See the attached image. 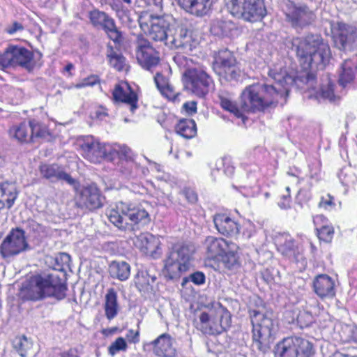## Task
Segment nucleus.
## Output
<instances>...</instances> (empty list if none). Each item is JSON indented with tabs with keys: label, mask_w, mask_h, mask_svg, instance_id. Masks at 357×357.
Segmentation results:
<instances>
[{
	"label": "nucleus",
	"mask_w": 357,
	"mask_h": 357,
	"mask_svg": "<svg viewBox=\"0 0 357 357\" xmlns=\"http://www.w3.org/2000/svg\"><path fill=\"white\" fill-rule=\"evenodd\" d=\"M268 75L275 82L274 84L258 83L248 86L243 91L240 102L243 112L263 111L277 103L280 97L287 96L294 86L298 89L310 90L314 89L316 84V77L313 73L287 70L282 62L271 68Z\"/></svg>",
	"instance_id": "1"
},
{
	"label": "nucleus",
	"mask_w": 357,
	"mask_h": 357,
	"mask_svg": "<svg viewBox=\"0 0 357 357\" xmlns=\"http://www.w3.org/2000/svg\"><path fill=\"white\" fill-rule=\"evenodd\" d=\"M286 46L294 52L304 69L314 66H325L331 58V50L319 34H308L305 38L287 40Z\"/></svg>",
	"instance_id": "2"
},
{
	"label": "nucleus",
	"mask_w": 357,
	"mask_h": 357,
	"mask_svg": "<svg viewBox=\"0 0 357 357\" xmlns=\"http://www.w3.org/2000/svg\"><path fill=\"white\" fill-rule=\"evenodd\" d=\"M109 220L119 229L132 231L151 222L149 213L141 206L119 202L107 212Z\"/></svg>",
	"instance_id": "3"
},
{
	"label": "nucleus",
	"mask_w": 357,
	"mask_h": 357,
	"mask_svg": "<svg viewBox=\"0 0 357 357\" xmlns=\"http://www.w3.org/2000/svg\"><path fill=\"white\" fill-rule=\"evenodd\" d=\"M252 329L253 345L259 351L266 352L274 340L278 322L273 312L263 313L256 310L249 311Z\"/></svg>",
	"instance_id": "4"
},
{
	"label": "nucleus",
	"mask_w": 357,
	"mask_h": 357,
	"mask_svg": "<svg viewBox=\"0 0 357 357\" xmlns=\"http://www.w3.org/2000/svg\"><path fill=\"white\" fill-rule=\"evenodd\" d=\"M67 286L56 274L38 275L32 278L29 288L26 290V297L32 301H38L46 297H54L58 300L66 297Z\"/></svg>",
	"instance_id": "5"
},
{
	"label": "nucleus",
	"mask_w": 357,
	"mask_h": 357,
	"mask_svg": "<svg viewBox=\"0 0 357 357\" xmlns=\"http://www.w3.org/2000/svg\"><path fill=\"white\" fill-rule=\"evenodd\" d=\"M193 252L192 245L187 244L173 245L167 252L164 260L165 276L169 280L179 279L189 270Z\"/></svg>",
	"instance_id": "6"
},
{
	"label": "nucleus",
	"mask_w": 357,
	"mask_h": 357,
	"mask_svg": "<svg viewBox=\"0 0 357 357\" xmlns=\"http://www.w3.org/2000/svg\"><path fill=\"white\" fill-rule=\"evenodd\" d=\"M226 10L234 17L248 22H257L266 14L261 0H224Z\"/></svg>",
	"instance_id": "7"
},
{
	"label": "nucleus",
	"mask_w": 357,
	"mask_h": 357,
	"mask_svg": "<svg viewBox=\"0 0 357 357\" xmlns=\"http://www.w3.org/2000/svg\"><path fill=\"white\" fill-rule=\"evenodd\" d=\"M275 357H312L313 344L303 337L293 336L284 338L275 347Z\"/></svg>",
	"instance_id": "8"
},
{
	"label": "nucleus",
	"mask_w": 357,
	"mask_h": 357,
	"mask_svg": "<svg viewBox=\"0 0 357 357\" xmlns=\"http://www.w3.org/2000/svg\"><path fill=\"white\" fill-rule=\"evenodd\" d=\"M212 66L220 79L226 81L237 80L241 77V70L237 66L236 59L227 49L221 50L215 54Z\"/></svg>",
	"instance_id": "9"
},
{
	"label": "nucleus",
	"mask_w": 357,
	"mask_h": 357,
	"mask_svg": "<svg viewBox=\"0 0 357 357\" xmlns=\"http://www.w3.org/2000/svg\"><path fill=\"white\" fill-rule=\"evenodd\" d=\"M33 57L32 52L25 47L10 45L0 56V68L20 66L30 72L35 66Z\"/></svg>",
	"instance_id": "10"
},
{
	"label": "nucleus",
	"mask_w": 357,
	"mask_h": 357,
	"mask_svg": "<svg viewBox=\"0 0 357 357\" xmlns=\"http://www.w3.org/2000/svg\"><path fill=\"white\" fill-rule=\"evenodd\" d=\"M172 17L169 15L155 16L149 15V19L145 22H141V26L148 29V36L149 38L156 42H166L172 31Z\"/></svg>",
	"instance_id": "11"
},
{
	"label": "nucleus",
	"mask_w": 357,
	"mask_h": 357,
	"mask_svg": "<svg viewBox=\"0 0 357 357\" xmlns=\"http://www.w3.org/2000/svg\"><path fill=\"white\" fill-rule=\"evenodd\" d=\"M89 18L94 27L102 29L115 43H121V33L116 27L114 20L107 13L93 9L89 13Z\"/></svg>",
	"instance_id": "12"
},
{
	"label": "nucleus",
	"mask_w": 357,
	"mask_h": 357,
	"mask_svg": "<svg viewBox=\"0 0 357 357\" xmlns=\"http://www.w3.org/2000/svg\"><path fill=\"white\" fill-rule=\"evenodd\" d=\"M136 58L139 64L148 70H152L160 62L159 53L142 36L137 37L136 40Z\"/></svg>",
	"instance_id": "13"
},
{
	"label": "nucleus",
	"mask_w": 357,
	"mask_h": 357,
	"mask_svg": "<svg viewBox=\"0 0 357 357\" xmlns=\"http://www.w3.org/2000/svg\"><path fill=\"white\" fill-rule=\"evenodd\" d=\"M28 248L24 231L16 228L13 229L3 241L0 246V253L3 258L17 255Z\"/></svg>",
	"instance_id": "14"
},
{
	"label": "nucleus",
	"mask_w": 357,
	"mask_h": 357,
	"mask_svg": "<svg viewBox=\"0 0 357 357\" xmlns=\"http://www.w3.org/2000/svg\"><path fill=\"white\" fill-rule=\"evenodd\" d=\"M184 75L194 93L199 96L208 93L213 80L205 71L192 68L187 70Z\"/></svg>",
	"instance_id": "15"
},
{
	"label": "nucleus",
	"mask_w": 357,
	"mask_h": 357,
	"mask_svg": "<svg viewBox=\"0 0 357 357\" xmlns=\"http://www.w3.org/2000/svg\"><path fill=\"white\" fill-rule=\"evenodd\" d=\"M287 20L296 29H303L314 20V15L306 6H296L292 3L287 5L285 11Z\"/></svg>",
	"instance_id": "16"
},
{
	"label": "nucleus",
	"mask_w": 357,
	"mask_h": 357,
	"mask_svg": "<svg viewBox=\"0 0 357 357\" xmlns=\"http://www.w3.org/2000/svg\"><path fill=\"white\" fill-rule=\"evenodd\" d=\"M104 197L94 184L83 188L77 196V205L81 208L94 210L102 206Z\"/></svg>",
	"instance_id": "17"
},
{
	"label": "nucleus",
	"mask_w": 357,
	"mask_h": 357,
	"mask_svg": "<svg viewBox=\"0 0 357 357\" xmlns=\"http://www.w3.org/2000/svg\"><path fill=\"white\" fill-rule=\"evenodd\" d=\"M192 39L191 32L183 26H172L166 45L170 48L192 50Z\"/></svg>",
	"instance_id": "18"
},
{
	"label": "nucleus",
	"mask_w": 357,
	"mask_h": 357,
	"mask_svg": "<svg viewBox=\"0 0 357 357\" xmlns=\"http://www.w3.org/2000/svg\"><path fill=\"white\" fill-rule=\"evenodd\" d=\"M333 38L335 45L338 49L350 50L357 40L356 29L344 23H338Z\"/></svg>",
	"instance_id": "19"
},
{
	"label": "nucleus",
	"mask_w": 357,
	"mask_h": 357,
	"mask_svg": "<svg viewBox=\"0 0 357 357\" xmlns=\"http://www.w3.org/2000/svg\"><path fill=\"white\" fill-rule=\"evenodd\" d=\"M40 172L41 175L51 181L55 182L57 181H64L68 184L74 187L77 189L79 183L74 179L70 174L65 172L63 169L56 164L52 165H41L40 167Z\"/></svg>",
	"instance_id": "20"
},
{
	"label": "nucleus",
	"mask_w": 357,
	"mask_h": 357,
	"mask_svg": "<svg viewBox=\"0 0 357 357\" xmlns=\"http://www.w3.org/2000/svg\"><path fill=\"white\" fill-rule=\"evenodd\" d=\"M174 339L168 333H162L149 343L153 347V354L158 357H175L176 349L174 346Z\"/></svg>",
	"instance_id": "21"
},
{
	"label": "nucleus",
	"mask_w": 357,
	"mask_h": 357,
	"mask_svg": "<svg viewBox=\"0 0 357 357\" xmlns=\"http://www.w3.org/2000/svg\"><path fill=\"white\" fill-rule=\"evenodd\" d=\"M112 96L116 102H121L128 105L132 112H134L137 108V96L128 83L116 84L113 91Z\"/></svg>",
	"instance_id": "22"
},
{
	"label": "nucleus",
	"mask_w": 357,
	"mask_h": 357,
	"mask_svg": "<svg viewBox=\"0 0 357 357\" xmlns=\"http://www.w3.org/2000/svg\"><path fill=\"white\" fill-rule=\"evenodd\" d=\"M313 287L321 298H332L335 295V281L326 274L317 275L313 281Z\"/></svg>",
	"instance_id": "23"
},
{
	"label": "nucleus",
	"mask_w": 357,
	"mask_h": 357,
	"mask_svg": "<svg viewBox=\"0 0 357 357\" xmlns=\"http://www.w3.org/2000/svg\"><path fill=\"white\" fill-rule=\"evenodd\" d=\"M230 241H227L222 238L215 236H207L203 243V248L207 258L215 259L218 257L223 255L224 251L229 246Z\"/></svg>",
	"instance_id": "24"
},
{
	"label": "nucleus",
	"mask_w": 357,
	"mask_h": 357,
	"mask_svg": "<svg viewBox=\"0 0 357 357\" xmlns=\"http://www.w3.org/2000/svg\"><path fill=\"white\" fill-rule=\"evenodd\" d=\"M275 244L278 252L282 255L288 257H294L296 260H298V251L296 255L298 248L295 244L294 239L289 234L283 233L275 236Z\"/></svg>",
	"instance_id": "25"
},
{
	"label": "nucleus",
	"mask_w": 357,
	"mask_h": 357,
	"mask_svg": "<svg viewBox=\"0 0 357 357\" xmlns=\"http://www.w3.org/2000/svg\"><path fill=\"white\" fill-rule=\"evenodd\" d=\"M213 222L218 232L222 235L233 236L239 231L238 224L225 214L215 215Z\"/></svg>",
	"instance_id": "26"
},
{
	"label": "nucleus",
	"mask_w": 357,
	"mask_h": 357,
	"mask_svg": "<svg viewBox=\"0 0 357 357\" xmlns=\"http://www.w3.org/2000/svg\"><path fill=\"white\" fill-rule=\"evenodd\" d=\"M357 55L351 59H345L339 72V84L345 86L347 84L351 83L355 78L356 70L357 68Z\"/></svg>",
	"instance_id": "27"
},
{
	"label": "nucleus",
	"mask_w": 357,
	"mask_h": 357,
	"mask_svg": "<svg viewBox=\"0 0 357 357\" xmlns=\"http://www.w3.org/2000/svg\"><path fill=\"white\" fill-rule=\"evenodd\" d=\"M104 310L106 318L111 321L114 319L119 310L118 294L114 288H109L105 296Z\"/></svg>",
	"instance_id": "28"
},
{
	"label": "nucleus",
	"mask_w": 357,
	"mask_h": 357,
	"mask_svg": "<svg viewBox=\"0 0 357 357\" xmlns=\"http://www.w3.org/2000/svg\"><path fill=\"white\" fill-rule=\"evenodd\" d=\"M18 192L14 183L0 184V210L3 208H10L14 204Z\"/></svg>",
	"instance_id": "29"
},
{
	"label": "nucleus",
	"mask_w": 357,
	"mask_h": 357,
	"mask_svg": "<svg viewBox=\"0 0 357 357\" xmlns=\"http://www.w3.org/2000/svg\"><path fill=\"white\" fill-rule=\"evenodd\" d=\"M85 156L90 160H94L106 154L105 146L93 137H88L81 146Z\"/></svg>",
	"instance_id": "30"
},
{
	"label": "nucleus",
	"mask_w": 357,
	"mask_h": 357,
	"mask_svg": "<svg viewBox=\"0 0 357 357\" xmlns=\"http://www.w3.org/2000/svg\"><path fill=\"white\" fill-rule=\"evenodd\" d=\"M10 138L20 143H29L33 141V135L31 134L29 122H22L13 126L9 129Z\"/></svg>",
	"instance_id": "31"
},
{
	"label": "nucleus",
	"mask_w": 357,
	"mask_h": 357,
	"mask_svg": "<svg viewBox=\"0 0 357 357\" xmlns=\"http://www.w3.org/2000/svg\"><path fill=\"white\" fill-rule=\"evenodd\" d=\"M327 221V219L322 215L315 216L313 220L319 238L321 241L328 243L333 238L334 229L332 226L326 225Z\"/></svg>",
	"instance_id": "32"
},
{
	"label": "nucleus",
	"mask_w": 357,
	"mask_h": 357,
	"mask_svg": "<svg viewBox=\"0 0 357 357\" xmlns=\"http://www.w3.org/2000/svg\"><path fill=\"white\" fill-rule=\"evenodd\" d=\"M110 275L121 281L128 279L130 274V266L124 261H114L109 267Z\"/></svg>",
	"instance_id": "33"
},
{
	"label": "nucleus",
	"mask_w": 357,
	"mask_h": 357,
	"mask_svg": "<svg viewBox=\"0 0 357 357\" xmlns=\"http://www.w3.org/2000/svg\"><path fill=\"white\" fill-rule=\"evenodd\" d=\"M157 278V274L153 268L142 269L138 271L135 283L138 288L145 289L153 284Z\"/></svg>",
	"instance_id": "34"
},
{
	"label": "nucleus",
	"mask_w": 357,
	"mask_h": 357,
	"mask_svg": "<svg viewBox=\"0 0 357 357\" xmlns=\"http://www.w3.org/2000/svg\"><path fill=\"white\" fill-rule=\"evenodd\" d=\"M106 56L109 65L116 70L122 71L126 68V58L109 44L107 47Z\"/></svg>",
	"instance_id": "35"
},
{
	"label": "nucleus",
	"mask_w": 357,
	"mask_h": 357,
	"mask_svg": "<svg viewBox=\"0 0 357 357\" xmlns=\"http://www.w3.org/2000/svg\"><path fill=\"white\" fill-rule=\"evenodd\" d=\"M176 132L186 139H190L197 134L195 122L192 119L180 120L176 126Z\"/></svg>",
	"instance_id": "36"
},
{
	"label": "nucleus",
	"mask_w": 357,
	"mask_h": 357,
	"mask_svg": "<svg viewBox=\"0 0 357 357\" xmlns=\"http://www.w3.org/2000/svg\"><path fill=\"white\" fill-rule=\"evenodd\" d=\"M110 153L116 155L121 161L133 163L135 155L128 146L115 144L111 147Z\"/></svg>",
	"instance_id": "37"
},
{
	"label": "nucleus",
	"mask_w": 357,
	"mask_h": 357,
	"mask_svg": "<svg viewBox=\"0 0 357 357\" xmlns=\"http://www.w3.org/2000/svg\"><path fill=\"white\" fill-rule=\"evenodd\" d=\"M135 245L147 253H153L155 248H158V241L149 234H141L137 236Z\"/></svg>",
	"instance_id": "38"
},
{
	"label": "nucleus",
	"mask_w": 357,
	"mask_h": 357,
	"mask_svg": "<svg viewBox=\"0 0 357 357\" xmlns=\"http://www.w3.org/2000/svg\"><path fill=\"white\" fill-rule=\"evenodd\" d=\"M29 126L31 134L33 135L32 142H33L35 139H50V132L44 123L33 119L29 121Z\"/></svg>",
	"instance_id": "39"
},
{
	"label": "nucleus",
	"mask_w": 357,
	"mask_h": 357,
	"mask_svg": "<svg viewBox=\"0 0 357 357\" xmlns=\"http://www.w3.org/2000/svg\"><path fill=\"white\" fill-rule=\"evenodd\" d=\"M211 5V0H192L187 13L196 16H204L208 13Z\"/></svg>",
	"instance_id": "40"
},
{
	"label": "nucleus",
	"mask_w": 357,
	"mask_h": 357,
	"mask_svg": "<svg viewBox=\"0 0 357 357\" xmlns=\"http://www.w3.org/2000/svg\"><path fill=\"white\" fill-rule=\"evenodd\" d=\"M155 83L160 93L169 99L175 97L176 92L174 87L169 83V80L160 73H157L154 77Z\"/></svg>",
	"instance_id": "41"
},
{
	"label": "nucleus",
	"mask_w": 357,
	"mask_h": 357,
	"mask_svg": "<svg viewBox=\"0 0 357 357\" xmlns=\"http://www.w3.org/2000/svg\"><path fill=\"white\" fill-rule=\"evenodd\" d=\"M238 249V247L236 243L230 242L228 248L224 251L223 255H220L222 261L227 266L230 268L237 263L238 258L237 255Z\"/></svg>",
	"instance_id": "42"
},
{
	"label": "nucleus",
	"mask_w": 357,
	"mask_h": 357,
	"mask_svg": "<svg viewBox=\"0 0 357 357\" xmlns=\"http://www.w3.org/2000/svg\"><path fill=\"white\" fill-rule=\"evenodd\" d=\"M211 316L206 312H202L199 317V322H197L196 327L204 334L217 335L214 331L215 326L211 327Z\"/></svg>",
	"instance_id": "43"
},
{
	"label": "nucleus",
	"mask_w": 357,
	"mask_h": 357,
	"mask_svg": "<svg viewBox=\"0 0 357 357\" xmlns=\"http://www.w3.org/2000/svg\"><path fill=\"white\" fill-rule=\"evenodd\" d=\"M33 344L25 336L17 337L13 340V347L22 357H26L31 349Z\"/></svg>",
	"instance_id": "44"
},
{
	"label": "nucleus",
	"mask_w": 357,
	"mask_h": 357,
	"mask_svg": "<svg viewBox=\"0 0 357 357\" xmlns=\"http://www.w3.org/2000/svg\"><path fill=\"white\" fill-rule=\"evenodd\" d=\"M218 326L215 325L214 331L217 335L222 333L231 326V314L227 310H220L216 312Z\"/></svg>",
	"instance_id": "45"
},
{
	"label": "nucleus",
	"mask_w": 357,
	"mask_h": 357,
	"mask_svg": "<svg viewBox=\"0 0 357 357\" xmlns=\"http://www.w3.org/2000/svg\"><path fill=\"white\" fill-rule=\"evenodd\" d=\"M219 97L220 105L224 109L230 112L237 117L243 116V111L236 105L230 98L224 97L222 96H220Z\"/></svg>",
	"instance_id": "46"
},
{
	"label": "nucleus",
	"mask_w": 357,
	"mask_h": 357,
	"mask_svg": "<svg viewBox=\"0 0 357 357\" xmlns=\"http://www.w3.org/2000/svg\"><path fill=\"white\" fill-rule=\"evenodd\" d=\"M128 345L125 339L122 337H119L109 345L108 352L112 356H114L121 351H126Z\"/></svg>",
	"instance_id": "47"
},
{
	"label": "nucleus",
	"mask_w": 357,
	"mask_h": 357,
	"mask_svg": "<svg viewBox=\"0 0 357 357\" xmlns=\"http://www.w3.org/2000/svg\"><path fill=\"white\" fill-rule=\"evenodd\" d=\"M70 262V256L65 252H61L57 255L55 257V266L54 269L58 271H63L66 268L68 267Z\"/></svg>",
	"instance_id": "48"
},
{
	"label": "nucleus",
	"mask_w": 357,
	"mask_h": 357,
	"mask_svg": "<svg viewBox=\"0 0 357 357\" xmlns=\"http://www.w3.org/2000/svg\"><path fill=\"white\" fill-rule=\"evenodd\" d=\"M333 87L334 85L328 82L326 86L321 87L320 92L317 93L316 98L320 96L321 98L327 99L331 102L335 100V96L334 94Z\"/></svg>",
	"instance_id": "49"
},
{
	"label": "nucleus",
	"mask_w": 357,
	"mask_h": 357,
	"mask_svg": "<svg viewBox=\"0 0 357 357\" xmlns=\"http://www.w3.org/2000/svg\"><path fill=\"white\" fill-rule=\"evenodd\" d=\"M297 324L300 328L308 327L313 322L312 315L306 311L300 312L297 316Z\"/></svg>",
	"instance_id": "50"
},
{
	"label": "nucleus",
	"mask_w": 357,
	"mask_h": 357,
	"mask_svg": "<svg viewBox=\"0 0 357 357\" xmlns=\"http://www.w3.org/2000/svg\"><path fill=\"white\" fill-rule=\"evenodd\" d=\"M26 229L33 234H39L43 231V226L33 220H29L26 222Z\"/></svg>",
	"instance_id": "51"
},
{
	"label": "nucleus",
	"mask_w": 357,
	"mask_h": 357,
	"mask_svg": "<svg viewBox=\"0 0 357 357\" xmlns=\"http://www.w3.org/2000/svg\"><path fill=\"white\" fill-rule=\"evenodd\" d=\"M334 206L335 204L333 202V198L330 195H327L326 197H322L319 203V206L325 209H330Z\"/></svg>",
	"instance_id": "52"
},
{
	"label": "nucleus",
	"mask_w": 357,
	"mask_h": 357,
	"mask_svg": "<svg viewBox=\"0 0 357 357\" xmlns=\"http://www.w3.org/2000/svg\"><path fill=\"white\" fill-rule=\"evenodd\" d=\"M345 331L348 332V335L344 339V341H353L357 343V326H347Z\"/></svg>",
	"instance_id": "53"
},
{
	"label": "nucleus",
	"mask_w": 357,
	"mask_h": 357,
	"mask_svg": "<svg viewBox=\"0 0 357 357\" xmlns=\"http://www.w3.org/2000/svg\"><path fill=\"white\" fill-rule=\"evenodd\" d=\"M98 82L97 76L92 75L84 79L80 83L76 84V88L79 89L88 86H93Z\"/></svg>",
	"instance_id": "54"
},
{
	"label": "nucleus",
	"mask_w": 357,
	"mask_h": 357,
	"mask_svg": "<svg viewBox=\"0 0 357 357\" xmlns=\"http://www.w3.org/2000/svg\"><path fill=\"white\" fill-rule=\"evenodd\" d=\"M190 280L197 285L202 284L205 282V275L202 272H195L190 275Z\"/></svg>",
	"instance_id": "55"
},
{
	"label": "nucleus",
	"mask_w": 357,
	"mask_h": 357,
	"mask_svg": "<svg viewBox=\"0 0 357 357\" xmlns=\"http://www.w3.org/2000/svg\"><path fill=\"white\" fill-rule=\"evenodd\" d=\"M126 339L130 343L136 344L139 342V331H134L130 329L126 333Z\"/></svg>",
	"instance_id": "56"
},
{
	"label": "nucleus",
	"mask_w": 357,
	"mask_h": 357,
	"mask_svg": "<svg viewBox=\"0 0 357 357\" xmlns=\"http://www.w3.org/2000/svg\"><path fill=\"white\" fill-rule=\"evenodd\" d=\"M23 29H24V26H22V24L17 22H14L13 24L8 25L6 27V31L8 33L12 35V34L15 33L17 31H22Z\"/></svg>",
	"instance_id": "57"
},
{
	"label": "nucleus",
	"mask_w": 357,
	"mask_h": 357,
	"mask_svg": "<svg viewBox=\"0 0 357 357\" xmlns=\"http://www.w3.org/2000/svg\"><path fill=\"white\" fill-rule=\"evenodd\" d=\"M183 107L189 114H195L197 112V102L195 101L187 102L183 104Z\"/></svg>",
	"instance_id": "58"
},
{
	"label": "nucleus",
	"mask_w": 357,
	"mask_h": 357,
	"mask_svg": "<svg viewBox=\"0 0 357 357\" xmlns=\"http://www.w3.org/2000/svg\"><path fill=\"white\" fill-rule=\"evenodd\" d=\"M183 193L184 194L187 200L190 203H195L197 199L196 193L190 189L183 190Z\"/></svg>",
	"instance_id": "59"
},
{
	"label": "nucleus",
	"mask_w": 357,
	"mask_h": 357,
	"mask_svg": "<svg viewBox=\"0 0 357 357\" xmlns=\"http://www.w3.org/2000/svg\"><path fill=\"white\" fill-rule=\"evenodd\" d=\"M291 202V197L289 195H283L282 200L278 203L279 206L282 209L289 208Z\"/></svg>",
	"instance_id": "60"
},
{
	"label": "nucleus",
	"mask_w": 357,
	"mask_h": 357,
	"mask_svg": "<svg viewBox=\"0 0 357 357\" xmlns=\"http://www.w3.org/2000/svg\"><path fill=\"white\" fill-rule=\"evenodd\" d=\"M178 5L187 12L188 7L192 3V0H175Z\"/></svg>",
	"instance_id": "61"
},
{
	"label": "nucleus",
	"mask_w": 357,
	"mask_h": 357,
	"mask_svg": "<svg viewBox=\"0 0 357 357\" xmlns=\"http://www.w3.org/2000/svg\"><path fill=\"white\" fill-rule=\"evenodd\" d=\"M96 116L100 119H103L108 115L107 109L103 107H100L96 112Z\"/></svg>",
	"instance_id": "62"
},
{
	"label": "nucleus",
	"mask_w": 357,
	"mask_h": 357,
	"mask_svg": "<svg viewBox=\"0 0 357 357\" xmlns=\"http://www.w3.org/2000/svg\"><path fill=\"white\" fill-rule=\"evenodd\" d=\"M61 357H78L76 354V351L74 350H69L68 351L63 352L61 354Z\"/></svg>",
	"instance_id": "63"
},
{
	"label": "nucleus",
	"mask_w": 357,
	"mask_h": 357,
	"mask_svg": "<svg viewBox=\"0 0 357 357\" xmlns=\"http://www.w3.org/2000/svg\"><path fill=\"white\" fill-rule=\"evenodd\" d=\"M331 357H351V356L342 353V352H335Z\"/></svg>",
	"instance_id": "64"
}]
</instances>
